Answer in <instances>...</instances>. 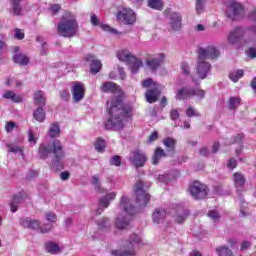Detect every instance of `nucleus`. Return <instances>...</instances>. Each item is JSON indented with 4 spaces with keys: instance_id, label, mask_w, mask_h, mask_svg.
<instances>
[{
    "instance_id": "obj_1",
    "label": "nucleus",
    "mask_w": 256,
    "mask_h": 256,
    "mask_svg": "<svg viewBox=\"0 0 256 256\" xmlns=\"http://www.w3.org/2000/svg\"><path fill=\"white\" fill-rule=\"evenodd\" d=\"M108 113L110 118L105 124L106 129H115L116 131H121L125 124L123 121L126 117H131L132 109L129 105H123L121 97H117L111 102H107Z\"/></svg>"
},
{
    "instance_id": "obj_2",
    "label": "nucleus",
    "mask_w": 256,
    "mask_h": 256,
    "mask_svg": "<svg viewBox=\"0 0 256 256\" xmlns=\"http://www.w3.org/2000/svg\"><path fill=\"white\" fill-rule=\"evenodd\" d=\"M49 153H53L54 157L51 160L50 167L53 171H59L63 169V159H65V150H63V144L60 140H54L52 145L41 144L38 149V155L40 159H47Z\"/></svg>"
},
{
    "instance_id": "obj_3",
    "label": "nucleus",
    "mask_w": 256,
    "mask_h": 256,
    "mask_svg": "<svg viewBox=\"0 0 256 256\" xmlns=\"http://www.w3.org/2000/svg\"><path fill=\"white\" fill-rule=\"evenodd\" d=\"M120 214L116 217L115 225L117 229L123 230L129 227L131 217L135 215V206L131 204V200L127 196H122L118 206Z\"/></svg>"
},
{
    "instance_id": "obj_4",
    "label": "nucleus",
    "mask_w": 256,
    "mask_h": 256,
    "mask_svg": "<svg viewBox=\"0 0 256 256\" xmlns=\"http://www.w3.org/2000/svg\"><path fill=\"white\" fill-rule=\"evenodd\" d=\"M79 24L77 23V19L75 15L71 12H67L62 16L60 22L57 26L58 35L60 37H75L77 35V29Z\"/></svg>"
},
{
    "instance_id": "obj_5",
    "label": "nucleus",
    "mask_w": 256,
    "mask_h": 256,
    "mask_svg": "<svg viewBox=\"0 0 256 256\" xmlns=\"http://www.w3.org/2000/svg\"><path fill=\"white\" fill-rule=\"evenodd\" d=\"M151 187V182H143L139 180L134 187L136 194V203L140 207H145L149 203L151 196L147 193V189Z\"/></svg>"
},
{
    "instance_id": "obj_6",
    "label": "nucleus",
    "mask_w": 256,
    "mask_h": 256,
    "mask_svg": "<svg viewBox=\"0 0 256 256\" xmlns=\"http://www.w3.org/2000/svg\"><path fill=\"white\" fill-rule=\"evenodd\" d=\"M224 5L227 7L226 15L231 21H237L245 15V8L237 0H225Z\"/></svg>"
},
{
    "instance_id": "obj_7",
    "label": "nucleus",
    "mask_w": 256,
    "mask_h": 256,
    "mask_svg": "<svg viewBox=\"0 0 256 256\" xmlns=\"http://www.w3.org/2000/svg\"><path fill=\"white\" fill-rule=\"evenodd\" d=\"M141 243V238L137 234H132L129 241L126 243L123 250H113L111 253L114 256H135L137 255V245Z\"/></svg>"
},
{
    "instance_id": "obj_8",
    "label": "nucleus",
    "mask_w": 256,
    "mask_h": 256,
    "mask_svg": "<svg viewBox=\"0 0 256 256\" xmlns=\"http://www.w3.org/2000/svg\"><path fill=\"white\" fill-rule=\"evenodd\" d=\"M165 59H167V54L160 52L157 54H147L145 58V63L148 69L155 73L161 65H165Z\"/></svg>"
},
{
    "instance_id": "obj_9",
    "label": "nucleus",
    "mask_w": 256,
    "mask_h": 256,
    "mask_svg": "<svg viewBox=\"0 0 256 256\" xmlns=\"http://www.w3.org/2000/svg\"><path fill=\"white\" fill-rule=\"evenodd\" d=\"M129 161L136 169H140V167H145L148 161L147 154L139 149L134 150L130 153Z\"/></svg>"
},
{
    "instance_id": "obj_10",
    "label": "nucleus",
    "mask_w": 256,
    "mask_h": 256,
    "mask_svg": "<svg viewBox=\"0 0 256 256\" xmlns=\"http://www.w3.org/2000/svg\"><path fill=\"white\" fill-rule=\"evenodd\" d=\"M207 195H209V187L207 185L199 182H193V198L196 201H201L203 199H207Z\"/></svg>"
},
{
    "instance_id": "obj_11",
    "label": "nucleus",
    "mask_w": 256,
    "mask_h": 256,
    "mask_svg": "<svg viewBox=\"0 0 256 256\" xmlns=\"http://www.w3.org/2000/svg\"><path fill=\"white\" fill-rule=\"evenodd\" d=\"M211 73V63L205 61V59H201L198 56V63L196 66V75L198 79H207V74Z\"/></svg>"
},
{
    "instance_id": "obj_12",
    "label": "nucleus",
    "mask_w": 256,
    "mask_h": 256,
    "mask_svg": "<svg viewBox=\"0 0 256 256\" xmlns=\"http://www.w3.org/2000/svg\"><path fill=\"white\" fill-rule=\"evenodd\" d=\"M117 19L120 23H124V25H133L135 23V12L131 9L122 8L117 13Z\"/></svg>"
},
{
    "instance_id": "obj_13",
    "label": "nucleus",
    "mask_w": 256,
    "mask_h": 256,
    "mask_svg": "<svg viewBox=\"0 0 256 256\" xmlns=\"http://www.w3.org/2000/svg\"><path fill=\"white\" fill-rule=\"evenodd\" d=\"M221 52L214 46H207L206 48L198 49V57L201 59H217Z\"/></svg>"
},
{
    "instance_id": "obj_14",
    "label": "nucleus",
    "mask_w": 256,
    "mask_h": 256,
    "mask_svg": "<svg viewBox=\"0 0 256 256\" xmlns=\"http://www.w3.org/2000/svg\"><path fill=\"white\" fill-rule=\"evenodd\" d=\"M165 15L169 20L172 31H179V29H181V15L171 12V9L165 10Z\"/></svg>"
},
{
    "instance_id": "obj_15",
    "label": "nucleus",
    "mask_w": 256,
    "mask_h": 256,
    "mask_svg": "<svg viewBox=\"0 0 256 256\" xmlns=\"http://www.w3.org/2000/svg\"><path fill=\"white\" fill-rule=\"evenodd\" d=\"M117 197V193L115 192H110L106 194L104 197L100 198L99 203H98V208L96 210V215H101L107 207H109V203L113 201Z\"/></svg>"
},
{
    "instance_id": "obj_16",
    "label": "nucleus",
    "mask_w": 256,
    "mask_h": 256,
    "mask_svg": "<svg viewBox=\"0 0 256 256\" xmlns=\"http://www.w3.org/2000/svg\"><path fill=\"white\" fill-rule=\"evenodd\" d=\"M72 97L75 103H79L82 101L83 97H85V86L81 82H75L72 88Z\"/></svg>"
},
{
    "instance_id": "obj_17",
    "label": "nucleus",
    "mask_w": 256,
    "mask_h": 256,
    "mask_svg": "<svg viewBox=\"0 0 256 256\" xmlns=\"http://www.w3.org/2000/svg\"><path fill=\"white\" fill-rule=\"evenodd\" d=\"M243 37L245 38V30H243L241 27H236L228 34V42L230 45H235V43L241 41Z\"/></svg>"
},
{
    "instance_id": "obj_18",
    "label": "nucleus",
    "mask_w": 256,
    "mask_h": 256,
    "mask_svg": "<svg viewBox=\"0 0 256 256\" xmlns=\"http://www.w3.org/2000/svg\"><path fill=\"white\" fill-rule=\"evenodd\" d=\"M20 225L26 229H33L41 233V225L38 220H33L31 218H22L20 219Z\"/></svg>"
},
{
    "instance_id": "obj_19",
    "label": "nucleus",
    "mask_w": 256,
    "mask_h": 256,
    "mask_svg": "<svg viewBox=\"0 0 256 256\" xmlns=\"http://www.w3.org/2000/svg\"><path fill=\"white\" fill-rule=\"evenodd\" d=\"M100 91H102V93H117L121 95V87L115 82H104L100 87Z\"/></svg>"
},
{
    "instance_id": "obj_20",
    "label": "nucleus",
    "mask_w": 256,
    "mask_h": 256,
    "mask_svg": "<svg viewBox=\"0 0 256 256\" xmlns=\"http://www.w3.org/2000/svg\"><path fill=\"white\" fill-rule=\"evenodd\" d=\"M159 95H161V91L159 90V86L148 89L146 91L145 97L148 103H155L159 99Z\"/></svg>"
},
{
    "instance_id": "obj_21",
    "label": "nucleus",
    "mask_w": 256,
    "mask_h": 256,
    "mask_svg": "<svg viewBox=\"0 0 256 256\" xmlns=\"http://www.w3.org/2000/svg\"><path fill=\"white\" fill-rule=\"evenodd\" d=\"M190 212L187 210V208L183 207L182 205L177 206L176 210V216H175V221L178 224H181L189 217Z\"/></svg>"
},
{
    "instance_id": "obj_22",
    "label": "nucleus",
    "mask_w": 256,
    "mask_h": 256,
    "mask_svg": "<svg viewBox=\"0 0 256 256\" xmlns=\"http://www.w3.org/2000/svg\"><path fill=\"white\" fill-rule=\"evenodd\" d=\"M167 217V210L165 208H156L152 214L153 223L159 225V223H163L165 218Z\"/></svg>"
},
{
    "instance_id": "obj_23",
    "label": "nucleus",
    "mask_w": 256,
    "mask_h": 256,
    "mask_svg": "<svg viewBox=\"0 0 256 256\" xmlns=\"http://www.w3.org/2000/svg\"><path fill=\"white\" fill-rule=\"evenodd\" d=\"M256 41V24L245 28L244 43H255Z\"/></svg>"
},
{
    "instance_id": "obj_24",
    "label": "nucleus",
    "mask_w": 256,
    "mask_h": 256,
    "mask_svg": "<svg viewBox=\"0 0 256 256\" xmlns=\"http://www.w3.org/2000/svg\"><path fill=\"white\" fill-rule=\"evenodd\" d=\"M86 61H91V64H90L91 73H94V75H97V73L101 71V67L103 65L101 64V61L95 60V57L93 55L86 56Z\"/></svg>"
},
{
    "instance_id": "obj_25",
    "label": "nucleus",
    "mask_w": 256,
    "mask_h": 256,
    "mask_svg": "<svg viewBox=\"0 0 256 256\" xmlns=\"http://www.w3.org/2000/svg\"><path fill=\"white\" fill-rule=\"evenodd\" d=\"M233 181L237 191H243V187L245 186V176L241 172H235L233 174Z\"/></svg>"
},
{
    "instance_id": "obj_26",
    "label": "nucleus",
    "mask_w": 256,
    "mask_h": 256,
    "mask_svg": "<svg viewBox=\"0 0 256 256\" xmlns=\"http://www.w3.org/2000/svg\"><path fill=\"white\" fill-rule=\"evenodd\" d=\"M128 64H130V69H131L132 73H138L139 69H141V67H143V60L134 56L133 58H131V60H130V62H128Z\"/></svg>"
},
{
    "instance_id": "obj_27",
    "label": "nucleus",
    "mask_w": 256,
    "mask_h": 256,
    "mask_svg": "<svg viewBox=\"0 0 256 256\" xmlns=\"http://www.w3.org/2000/svg\"><path fill=\"white\" fill-rule=\"evenodd\" d=\"M134 57L129 50H120L117 52V58L119 61H124V63H130Z\"/></svg>"
},
{
    "instance_id": "obj_28",
    "label": "nucleus",
    "mask_w": 256,
    "mask_h": 256,
    "mask_svg": "<svg viewBox=\"0 0 256 256\" xmlns=\"http://www.w3.org/2000/svg\"><path fill=\"white\" fill-rule=\"evenodd\" d=\"M163 157H167L165 150L161 148H156L152 157V165H159V161H161Z\"/></svg>"
},
{
    "instance_id": "obj_29",
    "label": "nucleus",
    "mask_w": 256,
    "mask_h": 256,
    "mask_svg": "<svg viewBox=\"0 0 256 256\" xmlns=\"http://www.w3.org/2000/svg\"><path fill=\"white\" fill-rule=\"evenodd\" d=\"M14 62H16L18 65H21L22 67H25L29 65V57L22 53H16L14 54Z\"/></svg>"
},
{
    "instance_id": "obj_30",
    "label": "nucleus",
    "mask_w": 256,
    "mask_h": 256,
    "mask_svg": "<svg viewBox=\"0 0 256 256\" xmlns=\"http://www.w3.org/2000/svg\"><path fill=\"white\" fill-rule=\"evenodd\" d=\"M23 201H25V198H23L21 194L13 197L12 201L10 202L12 213H17V210L19 209L18 204L23 203Z\"/></svg>"
},
{
    "instance_id": "obj_31",
    "label": "nucleus",
    "mask_w": 256,
    "mask_h": 256,
    "mask_svg": "<svg viewBox=\"0 0 256 256\" xmlns=\"http://www.w3.org/2000/svg\"><path fill=\"white\" fill-rule=\"evenodd\" d=\"M192 93L193 90H191V88H182L176 93V99L178 101H181V99H188V97H191Z\"/></svg>"
},
{
    "instance_id": "obj_32",
    "label": "nucleus",
    "mask_w": 256,
    "mask_h": 256,
    "mask_svg": "<svg viewBox=\"0 0 256 256\" xmlns=\"http://www.w3.org/2000/svg\"><path fill=\"white\" fill-rule=\"evenodd\" d=\"M45 94L43 91L38 90L34 93V103L35 105H39V107H43L45 105Z\"/></svg>"
},
{
    "instance_id": "obj_33",
    "label": "nucleus",
    "mask_w": 256,
    "mask_h": 256,
    "mask_svg": "<svg viewBox=\"0 0 256 256\" xmlns=\"http://www.w3.org/2000/svg\"><path fill=\"white\" fill-rule=\"evenodd\" d=\"M90 183L94 186V189L98 191V193H104L105 190L103 187H101V179L99 178V175H94L91 177Z\"/></svg>"
},
{
    "instance_id": "obj_34",
    "label": "nucleus",
    "mask_w": 256,
    "mask_h": 256,
    "mask_svg": "<svg viewBox=\"0 0 256 256\" xmlns=\"http://www.w3.org/2000/svg\"><path fill=\"white\" fill-rule=\"evenodd\" d=\"M11 5V11L13 15H21V13H23V8L21 7V0H12Z\"/></svg>"
},
{
    "instance_id": "obj_35",
    "label": "nucleus",
    "mask_w": 256,
    "mask_h": 256,
    "mask_svg": "<svg viewBox=\"0 0 256 256\" xmlns=\"http://www.w3.org/2000/svg\"><path fill=\"white\" fill-rule=\"evenodd\" d=\"M46 251L48 253H51L52 255H57V253H59L61 249L59 248V244L55 242H48L46 243Z\"/></svg>"
},
{
    "instance_id": "obj_36",
    "label": "nucleus",
    "mask_w": 256,
    "mask_h": 256,
    "mask_svg": "<svg viewBox=\"0 0 256 256\" xmlns=\"http://www.w3.org/2000/svg\"><path fill=\"white\" fill-rule=\"evenodd\" d=\"M163 145H165L167 151H175V145H177V140L171 137H167L163 140Z\"/></svg>"
},
{
    "instance_id": "obj_37",
    "label": "nucleus",
    "mask_w": 256,
    "mask_h": 256,
    "mask_svg": "<svg viewBox=\"0 0 256 256\" xmlns=\"http://www.w3.org/2000/svg\"><path fill=\"white\" fill-rule=\"evenodd\" d=\"M227 105L231 111H235V109H237V106L241 105V98L232 96L229 98Z\"/></svg>"
},
{
    "instance_id": "obj_38",
    "label": "nucleus",
    "mask_w": 256,
    "mask_h": 256,
    "mask_svg": "<svg viewBox=\"0 0 256 256\" xmlns=\"http://www.w3.org/2000/svg\"><path fill=\"white\" fill-rule=\"evenodd\" d=\"M33 117L36 121H39V123H43V121H45V110H43V107H39L35 110Z\"/></svg>"
},
{
    "instance_id": "obj_39",
    "label": "nucleus",
    "mask_w": 256,
    "mask_h": 256,
    "mask_svg": "<svg viewBox=\"0 0 256 256\" xmlns=\"http://www.w3.org/2000/svg\"><path fill=\"white\" fill-rule=\"evenodd\" d=\"M97 225L100 231H105V229H110L111 222H109V218H102L98 220Z\"/></svg>"
},
{
    "instance_id": "obj_40",
    "label": "nucleus",
    "mask_w": 256,
    "mask_h": 256,
    "mask_svg": "<svg viewBox=\"0 0 256 256\" xmlns=\"http://www.w3.org/2000/svg\"><path fill=\"white\" fill-rule=\"evenodd\" d=\"M61 133V127H59V124L54 123L51 125L49 129V137H59Z\"/></svg>"
},
{
    "instance_id": "obj_41",
    "label": "nucleus",
    "mask_w": 256,
    "mask_h": 256,
    "mask_svg": "<svg viewBox=\"0 0 256 256\" xmlns=\"http://www.w3.org/2000/svg\"><path fill=\"white\" fill-rule=\"evenodd\" d=\"M218 256H235L233 255V251L229 249L227 246H221L216 249Z\"/></svg>"
},
{
    "instance_id": "obj_42",
    "label": "nucleus",
    "mask_w": 256,
    "mask_h": 256,
    "mask_svg": "<svg viewBox=\"0 0 256 256\" xmlns=\"http://www.w3.org/2000/svg\"><path fill=\"white\" fill-rule=\"evenodd\" d=\"M244 72L241 69L236 70L235 72H231L229 74V79H231V81H233V83H237V81H239V79H241V77H243Z\"/></svg>"
},
{
    "instance_id": "obj_43",
    "label": "nucleus",
    "mask_w": 256,
    "mask_h": 256,
    "mask_svg": "<svg viewBox=\"0 0 256 256\" xmlns=\"http://www.w3.org/2000/svg\"><path fill=\"white\" fill-rule=\"evenodd\" d=\"M148 5L152 9L161 11V9H163V0H148Z\"/></svg>"
},
{
    "instance_id": "obj_44",
    "label": "nucleus",
    "mask_w": 256,
    "mask_h": 256,
    "mask_svg": "<svg viewBox=\"0 0 256 256\" xmlns=\"http://www.w3.org/2000/svg\"><path fill=\"white\" fill-rule=\"evenodd\" d=\"M94 147L98 153H103V151H105V140L98 138L94 144Z\"/></svg>"
},
{
    "instance_id": "obj_45",
    "label": "nucleus",
    "mask_w": 256,
    "mask_h": 256,
    "mask_svg": "<svg viewBox=\"0 0 256 256\" xmlns=\"http://www.w3.org/2000/svg\"><path fill=\"white\" fill-rule=\"evenodd\" d=\"M193 95L196 98L195 101H201V99L205 98V91L201 88H195L193 90Z\"/></svg>"
},
{
    "instance_id": "obj_46",
    "label": "nucleus",
    "mask_w": 256,
    "mask_h": 256,
    "mask_svg": "<svg viewBox=\"0 0 256 256\" xmlns=\"http://www.w3.org/2000/svg\"><path fill=\"white\" fill-rule=\"evenodd\" d=\"M205 3H207V0H196V13L198 15L205 11Z\"/></svg>"
},
{
    "instance_id": "obj_47",
    "label": "nucleus",
    "mask_w": 256,
    "mask_h": 256,
    "mask_svg": "<svg viewBox=\"0 0 256 256\" xmlns=\"http://www.w3.org/2000/svg\"><path fill=\"white\" fill-rule=\"evenodd\" d=\"M207 215L210 219H212V221L214 223H217V221H219V219H221V215L219 214V211H217V210H210V211H208Z\"/></svg>"
},
{
    "instance_id": "obj_48",
    "label": "nucleus",
    "mask_w": 256,
    "mask_h": 256,
    "mask_svg": "<svg viewBox=\"0 0 256 256\" xmlns=\"http://www.w3.org/2000/svg\"><path fill=\"white\" fill-rule=\"evenodd\" d=\"M142 87H145L146 89L149 87H152L153 89L154 87H158V86H157V83L153 82V79L148 78L142 82Z\"/></svg>"
},
{
    "instance_id": "obj_49",
    "label": "nucleus",
    "mask_w": 256,
    "mask_h": 256,
    "mask_svg": "<svg viewBox=\"0 0 256 256\" xmlns=\"http://www.w3.org/2000/svg\"><path fill=\"white\" fill-rule=\"evenodd\" d=\"M110 165H115L116 167L121 166V156L115 155L110 159Z\"/></svg>"
},
{
    "instance_id": "obj_50",
    "label": "nucleus",
    "mask_w": 256,
    "mask_h": 256,
    "mask_svg": "<svg viewBox=\"0 0 256 256\" xmlns=\"http://www.w3.org/2000/svg\"><path fill=\"white\" fill-rule=\"evenodd\" d=\"M37 137L35 136V133H33V130L28 131V141L29 143H32V145H37Z\"/></svg>"
},
{
    "instance_id": "obj_51",
    "label": "nucleus",
    "mask_w": 256,
    "mask_h": 256,
    "mask_svg": "<svg viewBox=\"0 0 256 256\" xmlns=\"http://www.w3.org/2000/svg\"><path fill=\"white\" fill-rule=\"evenodd\" d=\"M7 147H8V151H10L11 153H21L23 151L21 147L17 145L8 144Z\"/></svg>"
},
{
    "instance_id": "obj_52",
    "label": "nucleus",
    "mask_w": 256,
    "mask_h": 256,
    "mask_svg": "<svg viewBox=\"0 0 256 256\" xmlns=\"http://www.w3.org/2000/svg\"><path fill=\"white\" fill-rule=\"evenodd\" d=\"M15 39H18L19 41H21V39H25V32L19 28H17L15 30V34H14Z\"/></svg>"
},
{
    "instance_id": "obj_53",
    "label": "nucleus",
    "mask_w": 256,
    "mask_h": 256,
    "mask_svg": "<svg viewBox=\"0 0 256 256\" xmlns=\"http://www.w3.org/2000/svg\"><path fill=\"white\" fill-rule=\"evenodd\" d=\"M100 27L103 29V31H107L108 33H112L113 35H117V29L111 28L109 25H100Z\"/></svg>"
},
{
    "instance_id": "obj_54",
    "label": "nucleus",
    "mask_w": 256,
    "mask_h": 256,
    "mask_svg": "<svg viewBox=\"0 0 256 256\" xmlns=\"http://www.w3.org/2000/svg\"><path fill=\"white\" fill-rule=\"evenodd\" d=\"M46 219L50 223H57V215H55V213H53V212L47 213L46 214Z\"/></svg>"
},
{
    "instance_id": "obj_55",
    "label": "nucleus",
    "mask_w": 256,
    "mask_h": 256,
    "mask_svg": "<svg viewBox=\"0 0 256 256\" xmlns=\"http://www.w3.org/2000/svg\"><path fill=\"white\" fill-rule=\"evenodd\" d=\"M245 53H246V55H248L250 57V59L256 58V48H254V47L248 48L245 51Z\"/></svg>"
},
{
    "instance_id": "obj_56",
    "label": "nucleus",
    "mask_w": 256,
    "mask_h": 256,
    "mask_svg": "<svg viewBox=\"0 0 256 256\" xmlns=\"http://www.w3.org/2000/svg\"><path fill=\"white\" fill-rule=\"evenodd\" d=\"M53 229L52 223H47L43 227H40V233H49Z\"/></svg>"
},
{
    "instance_id": "obj_57",
    "label": "nucleus",
    "mask_w": 256,
    "mask_h": 256,
    "mask_svg": "<svg viewBox=\"0 0 256 256\" xmlns=\"http://www.w3.org/2000/svg\"><path fill=\"white\" fill-rule=\"evenodd\" d=\"M170 119L172 121H177V119H179V110L177 109H172L170 111Z\"/></svg>"
},
{
    "instance_id": "obj_58",
    "label": "nucleus",
    "mask_w": 256,
    "mask_h": 256,
    "mask_svg": "<svg viewBox=\"0 0 256 256\" xmlns=\"http://www.w3.org/2000/svg\"><path fill=\"white\" fill-rule=\"evenodd\" d=\"M228 169H235L237 167V160L235 158H230L227 163Z\"/></svg>"
},
{
    "instance_id": "obj_59",
    "label": "nucleus",
    "mask_w": 256,
    "mask_h": 256,
    "mask_svg": "<svg viewBox=\"0 0 256 256\" xmlns=\"http://www.w3.org/2000/svg\"><path fill=\"white\" fill-rule=\"evenodd\" d=\"M90 21L92 25H94L95 27H97V25H101V22L99 21V17H97L95 14H91Z\"/></svg>"
},
{
    "instance_id": "obj_60",
    "label": "nucleus",
    "mask_w": 256,
    "mask_h": 256,
    "mask_svg": "<svg viewBox=\"0 0 256 256\" xmlns=\"http://www.w3.org/2000/svg\"><path fill=\"white\" fill-rule=\"evenodd\" d=\"M7 50H8L7 43H5V41L3 40H0V55L7 53Z\"/></svg>"
},
{
    "instance_id": "obj_61",
    "label": "nucleus",
    "mask_w": 256,
    "mask_h": 256,
    "mask_svg": "<svg viewBox=\"0 0 256 256\" xmlns=\"http://www.w3.org/2000/svg\"><path fill=\"white\" fill-rule=\"evenodd\" d=\"M60 97L61 99H63V101H67L68 99H70L71 95L69 94L68 90H62L60 91Z\"/></svg>"
},
{
    "instance_id": "obj_62",
    "label": "nucleus",
    "mask_w": 256,
    "mask_h": 256,
    "mask_svg": "<svg viewBox=\"0 0 256 256\" xmlns=\"http://www.w3.org/2000/svg\"><path fill=\"white\" fill-rule=\"evenodd\" d=\"M181 71L184 75H189V72L191 71L189 68V64L188 63H182L181 65Z\"/></svg>"
},
{
    "instance_id": "obj_63",
    "label": "nucleus",
    "mask_w": 256,
    "mask_h": 256,
    "mask_svg": "<svg viewBox=\"0 0 256 256\" xmlns=\"http://www.w3.org/2000/svg\"><path fill=\"white\" fill-rule=\"evenodd\" d=\"M10 100L13 102V103H22L23 102V98L17 94H13L12 97L10 98Z\"/></svg>"
},
{
    "instance_id": "obj_64",
    "label": "nucleus",
    "mask_w": 256,
    "mask_h": 256,
    "mask_svg": "<svg viewBox=\"0 0 256 256\" xmlns=\"http://www.w3.org/2000/svg\"><path fill=\"white\" fill-rule=\"evenodd\" d=\"M15 129V123L14 122H8L6 124V131L7 133H11Z\"/></svg>"
}]
</instances>
